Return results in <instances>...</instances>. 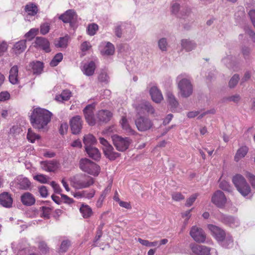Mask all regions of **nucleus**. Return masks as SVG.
I'll return each instance as SVG.
<instances>
[{"instance_id":"nucleus-28","label":"nucleus","mask_w":255,"mask_h":255,"mask_svg":"<svg viewBox=\"0 0 255 255\" xmlns=\"http://www.w3.org/2000/svg\"><path fill=\"white\" fill-rule=\"evenodd\" d=\"M249 149L246 146L241 147L238 149L235 157L234 160L236 162L239 161L242 158H244L248 152Z\"/></svg>"},{"instance_id":"nucleus-14","label":"nucleus","mask_w":255,"mask_h":255,"mask_svg":"<svg viewBox=\"0 0 255 255\" xmlns=\"http://www.w3.org/2000/svg\"><path fill=\"white\" fill-rule=\"evenodd\" d=\"M135 110L139 115L143 114L145 112L148 114H153L154 113V109L150 103L147 102H143L136 106Z\"/></svg>"},{"instance_id":"nucleus-6","label":"nucleus","mask_w":255,"mask_h":255,"mask_svg":"<svg viewBox=\"0 0 255 255\" xmlns=\"http://www.w3.org/2000/svg\"><path fill=\"white\" fill-rule=\"evenodd\" d=\"M137 129L140 131H146L150 129L153 126L152 121L147 117L140 116L134 121Z\"/></svg>"},{"instance_id":"nucleus-64","label":"nucleus","mask_w":255,"mask_h":255,"mask_svg":"<svg viewBox=\"0 0 255 255\" xmlns=\"http://www.w3.org/2000/svg\"><path fill=\"white\" fill-rule=\"evenodd\" d=\"M10 98V95L7 92H2L0 93V101H5Z\"/></svg>"},{"instance_id":"nucleus-42","label":"nucleus","mask_w":255,"mask_h":255,"mask_svg":"<svg viewBox=\"0 0 255 255\" xmlns=\"http://www.w3.org/2000/svg\"><path fill=\"white\" fill-rule=\"evenodd\" d=\"M38 29L37 28H32L25 34V37L28 40H31L37 34Z\"/></svg>"},{"instance_id":"nucleus-4","label":"nucleus","mask_w":255,"mask_h":255,"mask_svg":"<svg viewBox=\"0 0 255 255\" xmlns=\"http://www.w3.org/2000/svg\"><path fill=\"white\" fill-rule=\"evenodd\" d=\"M78 15L73 9H69L59 16V19L64 23H69L73 30L78 27Z\"/></svg>"},{"instance_id":"nucleus-9","label":"nucleus","mask_w":255,"mask_h":255,"mask_svg":"<svg viewBox=\"0 0 255 255\" xmlns=\"http://www.w3.org/2000/svg\"><path fill=\"white\" fill-rule=\"evenodd\" d=\"M190 235L197 243H203L205 242L206 235L203 230L196 226H193L190 230Z\"/></svg>"},{"instance_id":"nucleus-49","label":"nucleus","mask_w":255,"mask_h":255,"mask_svg":"<svg viewBox=\"0 0 255 255\" xmlns=\"http://www.w3.org/2000/svg\"><path fill=\"white\" fill-rule=\"evenodd\" d=\"M239 79V76L237 74H235L229 81V87L230 88L234 87L238 83Z\"/></svg>"},{"instance_id":"nucleus-8","label":"nucleus","mask_w":255,"mask_h":255,"mask_svg":"<svg viewBox=\"0 0 255 255\" xmlns=\"http://www.w3.org/2000/svg\"><path fill=\"white\" fill-rule=\"evenodd\" d=\"M12 184L18 189L28 190L31 189L32 185L30 180L22 175L17 176L12 182Z\"/></svg>"},{"instance_id":"nucleus-54","label":"nucleus","mask_w":255,"mask_h":255,"mask_svg":"<svg viewBox=\"0 0 255 255\" xmlns=\"http://www.w3.org/2000/svg\"><path fill=\"white\" fill-rule=\"evenodd\" d=\"M50 29V26L47 23H45L40 26V33L43 35L47 34Z\"/></svg>"},{"instance_id":"nucleus-43","label":"nucleus","mask_w":255,"mask_h":255,"mask_svg":"<svg viewBox=\"0 0 255 255\" xmlns=\"http://www.w3.org/2000/svg\"><path fill=\"white\" fill-rule=\"evenodd\" d=\"M201 245L192 243L190 245V248L192 253L195 255H200L201 252Z\"/></svg>"},{"instance_id":"nucleus-53","label":"nucleus","mask_w":255,"mask_h":255,"mask_svg":"<svg viewBox=\"0 0 255 255\" xmlns=\"http://www.w3.org/2000/svg\"><path fill=\"white\" fill-rule=\"evenodd\" d=\"M94 195L95 191L94 190H91L90 192H88L87 191H81V198L85 197L90 199L93 197Z\"/></svg>"},{"instance_id":"nucleus-58","label":"nucleus","mask_w":255,"mask_h":255,"mask_svg":"<svg viewBox=\"0 0 255 255\" xmlns=\"http://www.w3.org/2000/svg\"><path fill=\"white\" fill-rule=\"evenodd\" d=\"M106 195V190H105L102 193V194H101V195L100 196V198H99V199L98 200V201L97 202L96 206L98 208H100L102 207L103 201L105 198Z\"/></svg>"},{"instance_id":"nucleus-3","label":"nucleus","mask_w":255,"mask_h":255,"mask_svg":"<svg viewBox=\"0 0 255 255\" xmlns=\"http://www.w3.org/2000/svg\"><path fill=\"white\" fill-rule=\"evenodd\" d=\"M81 169L89 174L98 176L100 173V167L95 162L85 158L81 159Z\"/></svg>"},{"instance_id":"nucleus-30","label":"nucleus","mask_w":255,"mask_h":255,"mask_svg":"<svg viewBox=\"0 0 255 255\" xmlns=\"http://www.w3.org/2000/svg\"><path fill=\"white\" fill-rule=\"evenodd\" d=\"M96 69V65L93 61H91L87 64H85L83 67V72L87 76L92 75Z\"/></svg>"},{"instance_id":"nucleus-59","label":"nucleus","mask_w":255,"mask_h":255,"mask_svg":"<svg viewBox=\"0 0 255 255\" xmlns=\"http://www.w3.org/2000/svg\"><path fill=\"white\" fill-rule=\"evenodd\" d=\"M39 192L42 197H46L48 195V190L45 186H41L39 188Z\"/></svg>"},{"instance_id":"nucleus-56","label":"nucleus","mask_w":255,"mask_h":255,"mask_svg":"<svg viewBox=\"0 0 255 255\" xmlns=\"http://www.w3.org/2000/svg\"><path fill=\"white\" fill-rule=\"evenodd\" d=\"M200 252L201 253L200 255H210L211 248L205 246L201 245Z\"/></svg>"},{"instance_id":"nucleus-47","label":"nucleus","mask_w":255,"mask_h":255,"mask_svg":"<svg viewBox=\"0 0 255 255\" xmlns=\"http://www.w3.org/2000/svg\"><path fill=\"white\" fill-rule=\"evenodd\" d=\"M70 245V242L68 240L63 241L60 246L59 252L60 253L66 252Z\"/></svg>"},{"instance_id":"nucleus-22","label":"nucleus","mask_w":255,"mask_h":255,"mask_svg":"<svg viewBox=\"0 0 255 255\" xmlns=\"http://www.w3.org/2000/svg\"><path fill=\"white\" fill-rule=\"evenodd\" d=\"M85 151L89 156L95 160H99L101 158V153L98 148L93 147H87Z\"/></svg>"},{"instance_id":"nucleus-55","label":"nucleus","mask_w":255,"mask_h":255,"mask_svg":"<svg viewBox=\"0 0 255 255\" xmlns=\"http://www.w3.org/2000/svg\"><path fill=\"white\" fill-rule=\"evenodd\" d=\"M158 46L162 51L166 50L167 42L165 38H161L158 41Z\"/></svg>"},{"instance_id":"nucleus-5","label":"nucleus","mask_w":255,"mask_h":255,"mask_svg":"<svg viewBox=\"0 0 255 255\" xmlns=\"http://www.w3.org/2000/svg\"><path fill=\"white\" fill-rule=\"evenodd\" d=\"M112 138L114 145L120 151L126 150L131 142V140L128 137H123L117 134L112 136Z\"/></svg>"},{"instance_id":"nucleus-57","label":"nucleus","mask_w":255,"mask_h":255,"mask_svg":"<svg viewBox=\"0 0 255 255\" xmlns=\"http://www.w3.org/2000/svg\"><path fill=\"white\" fill-rule=\"evenodd\" d=\"M92 48V45L89 42L85 41L81 45V50L85 52Z\"/></svg>"},{"instance_id":"nucleus-52","label":"nucleus","mask_w":255,"mask_h":255,"mask_svg":"<svg viewBox=\"0 0 255 255\" xmlns=\"http://www.w3.org/2000/svg\"><path fill=\"white\" fill-rule=\"evenodd\" d=\"M98 79L100 82H107L109 79V76H108L107 72L104 70L101 71L99 75Z\"/></svg>"},{"instance_id":"nucleus-15","label":"nucleus","mask_w":255,"mask_h":255,"mask_svg":"<svg viewBox=\"0 0 255 255\" xmlns=\"http://www.w3.org/2000/svg\"><path fill=\"white\" fill-rule=\"evenodd\" d=\"M42 168L48 172H54L59 167V163L56 161H44L40 162Z\"/></svg>"},{"instance_id":"nucleus-21","label":"nucleus","mask_w":255,"mask_h":255,"mask_svg":"<svg viewBox=\"0 0 255 255\" xmlns=\"http://www.w3.org/2000/svg\"><path fill=\"white\" fill-rule=\"evenodd\" d=\"M113 116V114L109 111L102 110L98 112L97 117L98 119L103 122H108Z\"/></svg>"},{"instance_id":"nucleus-26","label":"nucleus","mask_w":255,"mask_h":255,"mask_svg":"<svg viewBox=\"0 0 255 255\" xmlns=\"http://www.w3.org/2000/svg\"><path fill=\"white\" fill-rule=\"evenodd\" d=\"M24 10L28 15L34 16L38 13V8L35 3L29 2L25 6Z\"/></svg>"},{"instance_id":"nucleus-13","label":"nucleus","mask_w":255,"mask_h":255,"mask_svg":"<svg viewBox=\"0 0 255 255\" xmlns=\"http://www.w3.org/2000/svg\"><path fill=\"white\" fill-rule=\"evenodd\" d=\"M211 201L217 207H222L225 205L227 199L222 191L217 190L213 195Z\"/></svg>"},{"instance_id":"nucleus-25","label":"nucleus","mask_w":255,"mask_h":255,"mask_svg":"<svg viewBox=\"0 0 255 255\" xmlns=\"http://www.w3.org/2000/svg\"><path fill=\"white\" fill-rule=\"evenodd\" d=\"M83 140L85 144V148L87 147H93V145L97 143L96 138L91 134H88L85 135Z\"/></svg>"},{"instance_id":"nucleus-34","label":"nucleus","mask_w":255,"mask_h":255,"mask_svg":"<svg viewBox=\"0 0 255 255\" xmlns=\"http://www.w3.org/2000/svg\"><path fill=\"white\" fill-rule=\"evenodd\" d=\"M115 52V47L114 45L108 42L105 47L104 50L102 51L101 53L103 55H113Z\"/></svg>"},{"instance_id":"nucleus-27","label":"nucleus","mask_w":255,"mask_h":255,"mask_svg":"<svg viewBox=\"0 0 255 255\" xmlns=\"http://www.w3.org/2000/svg\"><path fill=\"white\" fill-rule=\"evenodd\" d=\"M33 73L34 74H40L43 69V64L40 61L32 62L30 64Z\"/></svg>"},{"instance_id":"nucleus-23","label":"nucleus","mask_w":255,"mask_h":255,"mask_svg":"<svg viewBox=\"0 0 255 255\" xmlns=\"http://www.w3.org/2000/svg\"><path fill=\"white\" fill-rule=\"evenodd\" d=\"M18 68L17 66L14 65L12 67L9 71V81L12 84H16L18 83Z\"/></svg>"},{"instance_id":"nucleus-24","label":"nucleus","mask_w":255,"mask_h":255,"mask_svg":"<svg viewBox=\"0 0 255 255\" xmlns=\"http://www.w3.org/2000/svg\"><path fill=\"white\" fill-rule=\"evenodd\" d=\"M26 40H20L16 42L13 47V52L16 55L23 52L26 47Z\"/></svg>"},{"instance_id":"nucleus-31","label":"nucleus","mask_w":255,"mask_h":255,"mask_svg":"<svg viewBox=\"0 0 255 255\" xmlns=\"http://www.w3.org/2000/svg\"><path fill=\"white\" fill-rule=\"evenodd\" d=\"M81 213L84 218L87 219L91 217L93 212L91 208L88 205L81 204Z\"/></svg>"},{"instance_id":"nucleus-7","label":"nucleus","mask_w":255,"mask_h":255,"mask_svg":"<svg viewBox=\"0 0 255 255\" xmlns=\"http://www.w3.org/2000/svg\"><path fill=\"white\" fill-rule=\"evenodd\" d=\"M180 93L183 97L190 96L193 92V87L190 81L187 79H182L178 83Z\"/></svg>"},{"instance_id":"nucleus-37","label":"nucleus","mask_w":255,"mask_h":255,"mask_svg":"<svg viewBox=\"0 0 255 255\" xmlns=\"http://www.w3.org/2000/svg\"><path fill=\"white\" fill-rule=\"evenodd\" d=\"M63 57V54L61 53L56 54L51 61L50 63V66L52 67L57 66L62 61Z\"/></svg>"},{"instance_id":"nucleus-17","label":"nucleus","mask_w":255,"mask_h":255,"mask_svg":"<svg viewBox=\"0 0 255 255\" xmlns=\"http://www.w3.org/2000/svg\"><path fill=\"white\" fill-rule=\"evenodd\" d=\"M70 126L72 133L78 134L80 132V116L73 117L70 121Z\"/></svg>"},{"instance_id":"nucleus-35","label":"nucleus","mask_w":255,"mask_h":255,"mask_svg":"<svg viewBox=\"0 0 255 255\" xmlns=\"http://www.w3.org/2000/svg\"><path fill=\"white\" fill-rule=\"evenodd\" d=\"M167 101L171 108H175L178 105V103L172 93L168 92L167 93Z\"/></svg>"},{"instance_id":"nucleus-2","label":"nucleus","mask_w":255,"mask_h":255,"mask_svg":"<svg viewBox=\"0 0 255 255\" xmlns=\"http://www.w3.org/2000/svg\"><path fill=\"white\" fill-rule=\"evenodd\" d=\"M232 180L238 191L242 196L246 197L251 193V187L243 175L237 174L233 177Z\"/></svg>"},{"instance_id":"nucleus-50","label":"nucleus","mask_w":255,"mask_h":255,"mask_svg":"<svg viewBox=\"0 0 255 255\" xmlns=\"http://www.w3.org/2000/svg\"><path fill=\"white\" fill-rule=\"evenodd\" d=\"M172 199L175 201H180L184 200L185 197L180 192H174L171 195Z\"/></svg>"},{"instance_id":"nucleus-62","label":"nucleus","mask_w":255,"mask_h":255,"mask_svg":"<svg viewBox=\"0 0 255 255\" xmlns=\"http://www.w3.org/2000/svg\"><path fill=\"white\" fill-rule=\"evenodd\" d=\"M71 184L74 188L79 189L80 188V183L78 178L73 177L71 179Z\"/></svg>"},{"instance_id":"nucleus-16","label":"nucleus","mask_w":255,"mask_h":255,"mask_svg":"<svg viewBox=\"0 0 255 255\" xmlns=\"http://www.w3.org/2000/svg\"><path fill=\"white\" fill-rule=\"evenodd\" d=\"M20 199L22 203L26 206H31L35 203L34 196L30 192H25L21 195Z\"/></svg>"},{"instance_id":"nucleus-18","label":"nucleus","mask_w":255,"mask_h":255,"mask_svg":"<svg viewBox=\"0 0 255 255\" xmlns=\"http://www.w3.org/2000/svg\"><path fill=\"white\" fill-rule=\"evenodd\" d=\"M149 93L152 100L155 103H159L163 99L161 91L156 87H151Z\"/></svg>"},{"instance_id":"nucleus-38","label":"nucleus","mask_w":255,"mask_h":255,"mask_svg":"<svg viewBox=\"0 0 255 255\" xmlns=\"http://www.w3.org/2000/svg\"><path fill=\"white\" fill-rule=\"evenodd\" d=\"M99 29L98 25L94 23L89 24L87 28V33L91 35H94Z\"/></svg>"},{"instance_id":"nucleus-11","label":"nucleus","mask_w":255,"mask_h":255,"mask_svg":"<svg viewBox=\"0 0 255 255\" xmlns=\"http://www.w3.org/2000/svg\"><path fill=\"white\" fill-rule=\"evenodd\" d=\"M95 109V105L93 104L87 105L83 110L85 119L90 126L94 125L96 123L94 115Z\"/></svg>"},{"instance_id":"nucleus-44","label":"nucleus","mask_w":255,"mask_h":255,"mask_svg":"<svg viewBox=\"0 0 255 255\" xmlns=\"http://www.w3.org/2000/svg\"><path fill=\"white\" fill-rule=\"evenodd\" d=\"M94 183V179L90 176H88L85 181L81 182V188H86L92 185Z\"/></svg>"},{"instance_id":"nucleus-51","label":"nucleus","mask_w":255,"mask_h":255,"mask_svg":"<svg viewBox=\"0 0 255 255\" xmlns=\"http://www.w3.org/2000/svg\"><path fill=\"white\" fill-rule=\"evenodd\" d=\"M41 209L42 211V216L44 218L48 219L49 218L51 209L49 207L44 206L42 207Z\"/></svg>"},{"instance_id":"nucleus-48","label":"nucleus","mask_w":255,"mask_h":255,"mask_svg":"<svg viewBox=\"0 0 255 255\" xmlns=\"http://www.w3.org/2000/svg\"><path fill=\"white\" fill-rule=\"evenodd\" d=\"M34 179L41 183H46L48 182V177L43 174H38L34 176Z\"/></svg>"},{"instance_id":"nucleus-12","label":"nucleus","mask_w":255,"mask_h":255,"mask_svg":"<svg viewBox=\"0 0 255 255\" xmlns=\"http://www.w3.org/2000/svg\"><path fill=\"white\" fill-rule=\"evenodd\" d=\"M34 46L36 48L42 49L45 52H50V42L47 39L43 37H37L34 42Z\"/></svg>"},{"instance_id":"nucleus-29","label":"nucleus","mask_w":255,"mask_h":255,"mask_svg":"<svg viewBox=\"0 0 255 255\" xmlns=\"http://www.w3.org/2000/svg\"><path fill=\"white\" fill-rule=\"evenodd\" d=\"M121 124L123 129L125 130L127 133L132 135L136 133L135 131L132 129V128L129 126L126 117H122L121 121Z\"/></svg>"},{"instance_id":"nucleus-46","label":"nucleus","mask_w":255,"mask_h":255,"mask_svg":"<svg viewBox=\"0 0 255 255\" xmlns=\"http://www.w3.org/2000/svg\"><path fill=\"white\" fill-rule=\"evenodd\" d=\"M245 175L248 179L253 188H255V176L249 171H246Z\"/></svg>"},{"instance_id":"nucleus-45","label":"nucleus","mask_w":255,"mask_h":255,"mask_svg":"<svg viewBox=\"0 0 255 255\" xmlns=\"http://www.w3.org/2000/svg\"><path fill=\"white\" fill-rule=\"evenodd\" d=\"M199 194L198 193H195L191 195L187 200L185 203V206L187 207H190L193 205L194 202L195 201L196 199L197 198Z\"/></svg>"},{"instance_id":"nucleus-60","label":"nucleus","mask_w":255,"mask_h":255,"mask_svg":"<svg viewBox=\"0 0 255 255\" xmlns=\"http://www.w3.org/2000/svg\"><path fill=\"white\" fill-rule=\"evenodd\" d=\"M68 128V126L67 123H62L59 128L60 133L62 135L65 134L67 131Z\"/></svg>"},{"instance_id":"nucleus-1","label":"nucleus","mask_w":255,"mask_h":255,"mask_svg":"<svg viewBox=\"0 0 255 255\" xmlns=\"http://www.w3.org/2000/svg\"><path fill=\"white\" fill-rule=\"evenodd\" d=\"M52 114L48 110L39 107L33 109L30 117L32 127L41 130L44 129L51 121Z\"/></svg>"},{"instance_id":"nucleus-10","label":"nucleus","mask_w":255,"mask_h":255,"mask_svg":"<svg viewBox=\"0 0 255 255\" xmlns=\"http://www.w3.org/2000/svg\"><path fill=\"white\" fill-rule=\"evenodd\" d=\"M207 227L210 231L212 236L218 242H223L225 240L226 234L223 229L212 224L208 225Z\"/></svg>"},{"instance_id":"nucleus-63","label":"nucleus","mask_w":255,"mask_h":255,"mask_svg":"<svg viewBox=\"0 0 255 255\" xmlns=\"http://www.w3.org/2000/svg\"><path fill=\"white\" fill-rule=\"evenodd\" d=\"M8 47L7 44L6 42L3 41L0 44V56L7 50Z\"/></svg>"},{"instance_id":"nucleus-40","label":"nucleus","mask_w":255,"mask_h":255,"mask_svg":"<svg viewBox=\"0 0 255 255\" xmlns=\"http://www.w3.org/2000/svg\"><path fill=\"white\" fill-rule=\"evenodd\" d=\"M40 136L34 133L30 128L28 129L27 134V138L31 142H34L35 139H39Z\"/></svg>"},{"instance_id":"nucleus-36","label":"nucleus","mask_w":255,"mask_h":255,"mask_svg":"<svg viewBox=\"0 0 255 255\" xmlns=\"http://www.w3.org/2000/svg\"><path fill=\"white\" fill-rule=\"evenodd\" d=\"M181 44L182 47L187 51L192 50L195 47L194 43L187 39L182 40Z\"/></svg>"},{"instance_id":"nucleus-61","label":"nucleus","mask_w":255,"mask_h":255,"mask_svg":"<svg viewBox=\"0 0 255 255\" xmlns=\"http://www.w3.org/2000/svg\"><path fill=\"white\" fill-rule=\"evenodd\" d=\"M50 185L53 188L55 193L61 194L62 190L58 184H57L55 181H52Z\"/></svg>"},{"instance_id":"nucleus-39","label":"nucleus","mask_w":255,"mask_h":255,"mask_svg":"<svg viewBox=\"0 0 255 255\" xmlns=\"http://www.w3.org/2000/svg\"><path fill=\"white\" fill-rule=\"evenodd\" d=\"M38 249L41 254L45 255L49 251V248L46 243L44 241H40L38 245Z\"/></svg>"},{"instance_id":"nucleus-32","label":"nucleus","mask_w":255,"mask_h":255,"mask_svg":"<svg viewBox=\"0 0 255 255\" xmlns=\"http://www.w3.org/2000/svg\"><path fill=\"white\" fill-rule=\"evenodd\" d=\"M71 96V92L69 90H65L62 91L61 94L55 97V100L59 102L67 101Z\"/></svg>"},{"instance_id":"nucleus-19","label":"nucleus","mask_w":255,"mask_h":255,"mask_svg":"<svg viewBox=\"0 0 255 255\" xmlns=\"http://www.w3.org/2000/svg\"><path fill=\"white\" fill-rule=\"evenodd\" d=\"M12 199L7 192H3L0 194V204L3 207L9 208L11 206Z\"/></svg>"},{"instance_id":"nucleus-20","label":"nucleus","mask_w":255,"mask_h":255,"mask_svg":"<svg viewBox=\"0 0 255 255\" xmlns=\"http://www.w3.org/2000/svg\"><path fill=\"white\" fill-rule=\"evenodd\" d=\"M103 151L105 155L111 160H114L121 155L120 153L114 151L112 145L104 148Z\"/></svg>"},{"instance_id":"nucleus-33","label":"nucleus","mask_w":255,"mask_h":255,"mask_svg":"<svg viewBox=\"0 0 255 255\" xmlns=\"http://www.w3.org/2000/svg\"><path fill=\"white\" fill-rule=\"evenodd\" d=\"M68 36L60 37L58 40H56L54 42L55 46L56 47L66 48L68 45Z\"/></svg>"},{"instance_id":"nucleus-41","label":"nucleus","mask_w":255,"mask_h":255,"mask_svg":"<svg viewBox=\"0 0 255 255\" xmlns=\"http://www.w3.org/2000/svg\"><path fill=\"white\" fill-rule=\"evenodd\" d=\"M138 242L142 245L146 247H155L158 245V241L150 242L148 240H143L141 238L138 239Z\"/></svg>"}]
</instances>
